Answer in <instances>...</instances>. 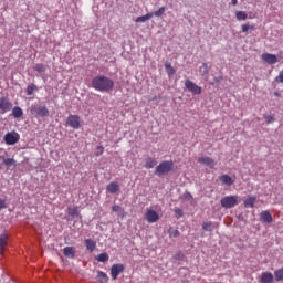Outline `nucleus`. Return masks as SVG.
Masks as SVG:
<instances>
[{"label": "nucleus", "instance_id": "f257e3e1", "mask_svg": "<svg viewBox=\"0 0 283 283\" xmlns=\"http://www.w3.org/2000/svg\"><path fill=\"white\" fill-rule=\"evenodd\" d=\"M92 87L97 92H112L114 90V81L107 76L98 75L92 80Z\"/></svg>", "mask_w": 283, "mask_h": 283}, {"label": "nucleus", "instance_id": "f03ea898", "mask_svg": "<svg viewBox=\"0 0 283 283\" xmlns=\"http://www.w3.org/2000/svg\"><path fill=\"white\" fill-rule=\"evenodd\" d=\"M30 113L34 118H45L50 116V109H48L45 106H41L39 104H33L30 107Z\"/></svg>", "mask_w": 283, "mask_h": 283}, {"label": "nucleus", "instance_id": "7ed1b4c3", "mask_svg": "<svg viewBox=\"0 0 283 283\" xmlns=\"http://www.w3.org/2000/svg\"><path fill=\"white\" fill-rule=\"evenodd\" d=\"M171 169H174V161H161L157 167H156V174H158V176H163L165 174H169V171H171Z\"/></svg>", "mask_w": 283, "mask_h": 283}, {"label": "nucleus", "instance_id": "20e7f679", "mask_svg": "<svg viewBox=\"0 0 283 283\" xmlns=\"http://www.w3.org/2000/svg\"><path fill=\"white\" fill-rule=\"evenodd\" d=\"M238 205V197L235 196H226L221 199V207L223 209H233Z\"/></svg>", "mask_w": 283, "mask_h": 283}, {"label": "nucleus", "instance_id": "39448f33", "mask_svg": "<svg viewBox=\"0 0 283 283\" xmlns=\"http://www.w3.org/2000/svg\"><path fill=\"white\" fill-rule=\"evenodd\" d=\"M185 87L187 88L188 92H191L192 94H202V87L198 86L190 80L185 81Z\"/></svg>", "mask_w": 283, "mask_h": 283}, {"label": "nucleus", "instance_id": "423d86ee", "mask_svg": "<svg viewBox=\"0 0 283 283\" xmlns=\"http://www.w3.org/2000/svg\"><path fill=\"white\" fill-rule=\"evenodd\" d=\"M145 219L149 224H154L155 222H158V220H160V216L155 210L147 209L145 213Z\"/></svg>", "mask_w": 283, "mask_h": 283}, {"label": "nucleus", "instance_id": "0eeeda50", "mask_svg": "<svg viewBox=\"0 0 283 283\" xmlns=\"http://www.w3.org/2000/svg\"><path fill=\"white\" fill-rule=\"evenodd\" d=\"M125 271V265L123 264H113L111 268V277L112 280H118V275Z\"/></svg>", "mask_w": 283, "mask_h": 283}, {"label": "nucleus", "instance_id": "6e6552de", "mask_svg": "<svg viewBox=\"0 0 283 283\" xmlns=\"http://www.w3.org/2000/svg\"><path fill=\"white\" fill-rule=\"evenodd\" d=\"M66 123L72 129H78L81 127V117L78 115H70Z\"/></svg>", "mask_w": 283, "mask_h": 283}, {"label": "nucleus", "instance_id": "1a4fd4ad", "mask_svg": "<svg viewBox=\"0 0 283 283\" xmlns=\"http://www.w3.org/2000/svg\"><path fill=\"white\" fill-rule=\"evenodd\" d=\"M12 109V104L8 98L0 97V112L1 114H7V112H10Z\"/></svg>", "mask_w": 283, "mask_h": 283}, {"label": "nucleus", "instance_id": "9d476101", "mask_svg": "<svg viewBox=\"0 0 283 283\" xmlns=\"http://www.w3.org/2000/svg\"><path fill=\"white\" fill-rule=\"evenodd\" d=\"M4 143L7 145H17L19 143V134L7 133L4 135Z\"/></svg>", "mask_w": 283, "mask_h": 283}, {"label": "nucleus", "instance_id": "9b49d317", "mask_svg": "<svg viewBox=\"0 0 283 283\" xmlns=\"http://www.w3.org/2000/svg\"><path fill=\"white\" fill-rule=\"evenodd\" d=\"M262 60L269 65H275V63H277V55L271 53H263Z\"/></svg>", "mask_w": 283, "mask_h": 283}, {"label": "nucleus", "instance_id": "f8f14e48", "mask_svg": "<svg viewBox=\"0 0 283 283\" xmlns=\"http://www.w3.org/2000/svg\"><path fill=\"white\" fill-rule=\"evenodd\" d=\"M260 221L263 223L271 224L273 222V216H271V212L264 210L260 212Z\"/></svg>", "mask_w": 283, "mask_h": 283}, {"label": "nucleus", "instance_id": "ddd939ff", "mask_svg": "<svg viewBox=\"0 0 283 283\" xmlns=\"http://www.w3.org/2000/svg\"><path fill=\"white\" fill-rule=\"evenodd\" d=\"M198 163L201 165H206V167H210V169H213L216 167V161L211 157H200L198 159Z\"/></svg>", "mask_w": 283, "mask_h": 283}, {"label": "nucleus", "instance_id": "4468645a", "mask_svg": "<svg viewBox=\"0 0 283 283\" xmlns=\"http://www.w3.org/2000/svg\"><path fill=\"white\" fill-rule=\"evenodd\" d=\"M275 277L271 272H263L260 276V283H273Z\"/></svg>", "mask_w": 283, "mask_h": 283}, {"label": "nucleus", "instance_id": "2eb2a0df", "mask_svg": "<svg viewBox=\"0 0 283 283\" xmlns=\"http://www.w3.org/2000/svg\"><path fill=\"white\" fill-rule=\"evenodd\" d=\"M219 180L221 181V185H226L227 187H231V185H233V178L229 175H221Z\"/></svg>", "mask_w": 283, "mask_h": 283}, {"label": "nucleus", "instance_id": "dca6fc26", "mask_svg": "<svg viewBox=\"0 0 283 283\" xmlns=\"http://www.w3.org/2000/svg\"><path fill=\"white\" fill-rule=\"evenodd\" d=\"M106 190L108 193H118L120 191V186L117 182H111L107 185Z\"/></svg>", "mask_w": 283, "mask_h": 283}, {"label": "nucleus", "instance_id": "f3484780", "mask_svg": "<svg viewBox=\"0 0 283 283\" xmlns=\"http://www.w3.org/2000/svg\"><path fill=\"white\" fill-rule=\"evenodd\" d=\"M63 254L65 255V258H74L76 255V248L74 247H65L63 249Z\"/></svg>", "mask_w": 283, "mask_h": 283}, {"label": "nucleus", "instance_id": "a211bd4d", "mask_svg": "<svg viewBox=\"0 0 283 283\" xmlns=\"http://www.w3.org/2000/svg\"><path fill=\"white\" fill-rule=\"evenodd\" d=\"M84 244L86 247V250L90 251V253L96 250V241L92 239H85Z\"/></svg>", "mask_w": 283, "mask_h": 283}, {"label": "nucleus", "instance_id": "6ab92c4d", "mask_svg": "<svg viewBox=\"0 0 283 283\" xmlns=\"http://www.w3.org/2000/svg\"><path fill=\"white\" fill-rule=\"evenodd\" d=\"M6 247H8V234L0 235V253L6 251Z\"/></svg>", "mask_w": 283, "mask_h": 283}, {"label": "nucleus", "instance_id": "aec40b11", "mask_svg": "<svg viewBox=\"0 0 283 283\" xmlns=\"http://www.w3.org/2000/svg\"><path fill=\"white\" fill-rule=\"evenodd\" d=\"M155 165H158V161H156V158H154V157L146 158V160H145L146 169H154Z\"/></svg>", "mask_w": 283, "mask_h": 283}, {"label": "nucleus", "instance_id": "412c9836", "mask_svg": "<svg viewBox=\"0 0 283 283\" xmlns=\"http://www.w3.org/2000/svg\"><path fill=\"white\" fill-rule=\"evenodd\" d=\"M255 200H256L255 197L248 196V198L244 200V207L253 209V207L255 206Z\"/></svg>", "mask_w": 283, "mask_h": 283}, {"label": "nucleus", "instance_id": "4be33fe9", "mask_svg": "<svg viewBox=\"0 0 283 283\" xmlns=\"http://www.w3.org/2000/svg\"><path fill=\"white\" fill-rule=\"evenodd\" d=\"M154 18V13H147L145 15H140L136 18V23H145V21H149V19Z\"/></svg>", "mask_w": 283, "mask_h": 283}, {"label": "nucleus", "instance_id": "5701e85b", "mask_svg": "<svg viewBox=\"0 0 283 283\" xmlns=\"http://www.w3.org/2000/svg\"><path fill=\"white\" fill-rule=\"evenodd\" d=\"M97 280H98V282H101V283H107V282H109V276H107V274L105 273V272H103V271H99L98 273H97Z\"/></svg>", "mask_w": 283, "mask_h": 283}, {"label": "nucleus", "instance_id": "b1692460", "mask_svg": "<svg viewBox=\"0 0 283 283\" xmlns=\"http://www.w3.org/2000/svg\"><path fill=\"white\" fill-rule=\"evenodd\" d=\"M12 116L14 118H21V116H23V109H21V107L15 106L12 108Z\"/></svg>", "mask_w": 283, "mask_h": 283}, {"label": "nucleus", "instance_id": "393cba45", "mask_svg": "<svg viewBox=\"0 0 283 283\" xmlns=\"http://www.w3.org/2000/svg\"><path fill=\"white\" fill-rule=\"evenodd\" d=\"M95 260H97V262H109V254H107L106 252L98 254Z\"/></svg>", "mask_w": 283, "mask_h": 283}, {"label": "nucleus", "instance_id": "a878e982", "mask_svg": "<svg viewBox=\"0 0 283 283\" xmlns=\"http://www.w3.org/2000/svg\"><path fill=\"white\" fill-rule=\"evenodd\" d=\"M274 280H275V282H282V280H283V268L274 271Z\"/></svg>", "mask_w": 283, "mask_h": 283}, {"label": "nucleus", "instance_id": "bb28decb", "mask_svg": "<svg viewBox=\"0 0 283 283\" xmlns=\"http://www.w3.org/2000/svg\"><path fill=\"white\" fill-rule=\"evenodd\" d=\"M235 18H237V21H247V12L244 11H237L235 12Z\"/></svg>", "mask_w": 283, "mask_h": 283}, {"label": "nucleus", "instance_id": "cd10ccee", "mask_svg": "<svg viewBox=\"0 0 283 283\" xmlns=\"http://www.w3.org/2000/svg\"><path fill=\"white\" fill-rule=\"evenodd\" d=\"M199 72H200L201 76H207V74H209V64L203 63L201 65V67L199 69Z\"/></svg>", "mask_w": 283, "mask_h": 283}, {"label": "nucleus", "instance_id": "c85d7f7f", "mask_svg": "<svg viewBox=\"0 0 283 283\" xmlns=\"http://www.w3.org/2000/svg\"><path fill=\"white\" fill-rule=\"evenodd\" d=\"M0 158L3 159V163L7 167H12L17 165V160H14L13 158H3L2 156H0Z\"/></svg>", "mask_w": 283, "mask_h": 283}, {"label": "nucleus", "instance_id": "c756f323", "mask_svg": "<svg viewBox=\"0 0 283 283\" xmlns=\"http://www.w3.org/2000/svg\"><path fill=\"white\" fill-rule=\"evenodd\" d=\"M33 70L35 72H38L39 74H43V72H45V65H43V64H35L33 66Z\"/></svg>", "mask_w": 283, "mask_h": 283}, {"label": "nucleus", "instance_id": "7c9ffc66", "mask_svg": "<svg viewBox=\"0 0 283 283\" xmlns=\"http://www.w3.org/2000/svg\"><path fill=\"white\" fill-rule=\"evenodd\" d=\"M166 11L167 9L165 7H160L157 11L153 13V17H163V14H165Z\"/></svg>", "mask_w": 283, "mask_h": 283}, {"label": "nucleus", "instance_id": "2f4dec72", "mask_svg": "<svg viewBox=\"0 0 283 283\" xmlns=\"http://www.w3.org/2000/svg\"><path fill=\"white\" fill-rule=\"evenodd\" d=\"M34 90H36V85L35 84H31L27 86V95L28 96H32V94H34Z\"/></svg>", "mask_w": 283, "mask_h": 283}, {"label": "nucleus", "instance_id": "473e14b6", "mask_svg": "<svg viewBox=\"0 0 283 283\" xmlns=\"http://www.w3.org/2000/svg\"><path fill=\"white\" fill-rule=\"evenodd\" d=\"M67 213H69V216H78V208L77 207H69Z\"/></svg>", "mask_w": 283, "mask_h": 283}, {"label": "nucleus", "instance_id": "72a5a7b5", "mask_svg": "<svg viewBox=\"0 0 283 283\" xmlns=\"http://www.w3.org/2000/svg\"><path fill=\"white\" fill-rule=\"evenodd\" d=\"M202 229H203V231H213V223H211V221L203 222Z\"/></svg>", "mask_w": 283, "mask_h": 283}, {"label": "nucleus", "instance_id": "f704fd0d", "mask_svg": "<svg viewBox=\"0 0 283 283\" xmlns=\"http://www.w3.org/2000/svg\"><path fill=\"white\" fill-rule=\"evenodd\" d=\"M241 30H242V32H249V30H250V32H253V30H255V25L243 24L241 27Z\"/></svg>", "mask_w": 283, "mask_h": 283}, {"label": "nucleus", "instance_id": "c9c22d12", "mask_svg": "<svg viewBox=\"0 0 283 283\" xmlns=\"http://www.w3.org/2000/svg\"><path fill=\"white\" fill-rule=\"evenodd\" d=\"M165 67H166V72L169 76L176 74V70H174V66H171V64H166Z\"/></svg>", "mask_w": 283, "mask_h": 283}, {"label": "nucleus", "instance_id": "e433bc0d", "mask_svg": "<svg viewBox=\"0 0 283 283\" xmlns=\"http://www.w3.org/2000/svg\"><path fill=\"white\" fill-rule=\"evenodd\" d=\"M175 213H176L177 218H182V216H184L182 209H180V208H176Z\"/></svg>", "mask_w": 283, "mask_h": 283}, {"label": "nucleus", "instance_id": "4c0bfd02", "mask_svg": "<svg viewBox=\"0 0 283 283\" xmlns=\"http://www.w3.org/2000/svg\"><path fill=\"white\" fill-rule=\"evenodd\" d=\"M1 209H8V203H6L4 199H0V211Z\"/></svg>", "mask_w": 283, "mask_h": 283}, {"label": "nucleus", "instance_id": "58836bf2", "mask_svg": "<svg viewBox=\"0 0 283 283\" xmlns=\"http://www.w3.org/2000/svg\"><path fill=\"white\" fill-rule=\"evenodd\" d=\"M264 118H265V123H268V125H271V123H273V120H274L273 116H271V115H268Z\"/></svg>", "mask_w": 283, "mask_h": 283}, {"label": "nucleus", "instance_id": "ea45409f", "mask_svg": "<svg viewBox=\"0 0 283 283\" xmlns=\"http://www.w3.org/2000/svg\"><path fill=\"white\" fill-rule=\"evenodd\" d=\"M123 208H120V206L115 205L112 207V211H114L115 213H118V211H120Z\"/></svg>", "mask_w": 283, "mask_h": 283}, {"label": "nucleus", "instance_id": "a19ab883", "mask_svg": "<svg viewBox=\"0 0 283 283\" xmlns=\"http://www.w3.org/2000/svg\"><path fill=\"white\" fill-rule=\"evenodd\" d=\"M97 150L99 151V154H97V156H102L103 151H105V147L97 146Z\"/></svg>", "mask_w": 283, "mask_h": 283}, {"label": "nucleus", "instance_id": "79ce46f5", "mask_svg": "<svg viewBox=\"0 0 283 283\" xmlns=\"http://www.w3.org/2000/svg\"><path fill=\"white\" fill-rule=\"evenodd\" d=\"M280 83H283V73H280L279 77L276 78Z\"/></svg>", "mask_w": 283, "mask_h": 283}, {"label": "nucleus", "instance_id": "37998d69", "mask_svg": "<svg viewBox=\"0 0 283 283\" xmlns=\"http://www.w3.org/2000/svg\"><path fill=\"white\" fill-rule=\"evenodd\" d=\"M232 6H238V0H231Z\"/></svg>", "mask_w": 283, "mask_h": 283}, {"label": "nucleus", "instance_id": "c03bdc74", "mask_svg": "<svg viewBox=\"0 0 283 283\" xmlns=\"http://www.w3.org/2000/svg\"><path fill=\"white\" fill-rule=\"evenodd\" d=\"M180 235V232L178 230L175 231V238H178Z\"/></svg>", "mask_w": 283, "mask_h": 283}, {"label": "nucleus", "instance_id": "a18cd8bd", "mask_svg": "<svg viewBox=\"0 0 283 283\" xmlns=\"http://www.w3.org/2000/svg\"><path fill=\"white\" fill-rule=\"evenodd\" d=\"M175 260H180V254H176Z\"/></svg>", "mask_w": 283, "mask_h": 283}, {"label": "nucleus", "instance_id": "49530a36", "mask_svg": "<svg viewBox=\"0 0 283 283\" xmlns=\"http://www.w3.org/2000/svg\"><path fill=\"white\" fill-rule=\"evenodd\" d=\"M219 81H222V77H220L219 80H217V83H219Z\"/></svg>", "mask_w": 283, "mask_h": 283}, {"label": "nucleus", "instance_id": "de8ad7c7", "mask_svg": "<svg viewBox=\"0 0 283 283\" xmlns=\"http://www.w3.org/2000/svg\"><path fill=\"white\" fill-rule=\"evenodd\" d=\"M192 198L191 195H188V199Z\"/></svg>", "mask_w": 283, "mask_h": 283}]
</instances>
